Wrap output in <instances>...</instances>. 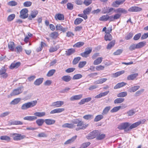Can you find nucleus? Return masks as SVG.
I'll list each match as a JSON object with an SVG mask.
<instances>
[{"label":"nucleus","instance_id":"2eb2a0df","mask_svg":"<svg viewBox=\"0 0 148 148\" xmlns=\"http://www.w3.org/2000/svg\"><path fill=\"white\" fill-rule=\"evenodd\" d=\"M21 65V63L19 62H12L10 66V69H12L14 68H18Z\"/></svg>","mask_w":148,"mask_h":148},{"label":"nucleus","instance_id":"a18cd8bd","mask_svg":"<svg viewBox=\"0 0 148 148\" xmlns=\"http://www.w3.org/2000/svg\"><path fill=\"white\" fill-rule=\"evenodd\" d=\"M92 10V8L89 7L85 9L83 11V13L87 14H89L90 12Z\"/></svg>","mask_w":148,"mask_h":148},{"label":"nucleus","instance_id":"ea45409f","mask_svg":"<svg viewBox=\"0 0 148 148\" xmlns=\"http://www.w3.org/2000/svg\"><path fill=\"white\" fill-rule=\"evenodd\" d=\"M93 118V115L92 114H88L84 116L83 118L85 120H91Z\"/></svg>","mask_w":148,"mask_h":148},{"label":"nucleus","instance_id":"3c124183","mask_svg":"<svg viewBox=\"0 0 148 148\" xmlns=\"http://www.w3.org/2000/svg\"><path fill=\"white\" fill-rule=\"evenodd\" d=\"M83 20L81 18H76L74 21V24L76 25H78Z\"/></svg>","mask_w":148,"mask_h":148},{"label":"nucleus","instance_id":"e2e57ef3","mask_svg":"<svg viewBox=\"0 0 148 148\" xmlns=\"http://www.w3.org/2000/svg\"><path fill=\"white\" fill-rule=\"evenodd\" d=\"M144 90V89H142L137 91L135 94V96L136 97L140 96L141 93L143 92Z\"/></svg>","mask_w":148,"mask_h":148},{"label":"nucleus","instance_id":"6ab92c4d","mask_svg":"<svg viewBox=\"0 0 148 148\" xmlns=\"http://www.w3.org/2000/svg\"><path fill=\"white\" fill-rule=\"evenodd\" d=\"M126 84V83L123 82L121 83H119L117 84L114 87V89H117L122 87H123Z\"/></svg>","mask_w":148,"mask_h":148},{"label":"nucleus","instance_id":"680f3d73","mask_svg":"<svg viewBox=\"0 0 148 148\" xmlns=\"http://www.w3.org/2000/svg\"><path fill=\"white\" fill-rule=\"evenodd\" d=\"M141 36V34L139 33L136 34L134 37L133 39L134 40H138Z\"/></svg>","mask_w":148,"mask_h":148},{"label":"nucleus","instance_id":"052dcab7","mask_svg":"<svg viewBox=\"0 0 148 148\" xmlns=\"http://www.w3.org/2000/svg\"><path fill=\"white\" fill-rule=\"evenodd\" d=\"M23 6L24 7H29L32 4V3L30 1H26L23 3Z\"/></svg>","mask_w":148,"mask_h":148},{"label":"nucleus","instance_id":"39448f33","mask_svg":"<svg viewBox=\"0 0 148 148\" xmlns=\"http://www.w3.org/2000/svg\"><path fill=\"white\" fill-rule=\"evenodd\" d=\"M28 10L27 8H24L20 12V17L23 19H25L28 17Z\"/></svg>","mask_w":148,"mask_h":148},{"label":"nucleus","instance_id":"79ce46f5","mask_svg":"<svg viewBox=\"0 0 148 148\" xmlns=\"http://www.w3.org/2000/svg\"><path fill=\"white\" fill-rule=\"evenodd\" d=\"M44 122H45L44 120L41 119H38L36 121V123L39 126L42 125Z\"/></svg>","mask_w":148,"mask_h":148},{"label":"nucleus","instance_id":"4be33fe9","mask_svg":"<svg viewBox=\"0 0 148 148\" xmlns=\"http://www.w3.org/2000/svg\"><path fill=\"white\" fill-rule=\"evenodd\" d=\"M44 121L46 124L49 125L53 124L55 122V120L52 119H46Z\"/></svg>","mask_w":148,"mask_h":148},{"label":"nucleus","instance_id":"f704fd0d","mask_svg":"<svg viewBox=\"0 0 148 148\" xmlns=\"http://www.w3.org/2000/svg\"><path fill=\"white\" fill-rule=\"evenodd\" d=\"M59 34L58 33L56 32H54L50 35V36L53 39H55L58 37Z\"/></svg>","mask_w":148,"mask_h":148},{"label":"nucleus","instance_id":"864d4df0","mask_svg":"<svg viewBox=\"0 0 148 148\" xmlns=\"http://www.w3.org/2000/svg\"><path fill=\"white\" fill-rule=\"evenodd\" d=\"M15 15L12 14L10 15L8 17L7 20L8 21H11L13 20L15 17Z\"/></svg>","mask_w":148,"mask_h":148},{"label":"nucleus","instance_id":"774afa93","mask_svg":"<svg viewBox=\"0 0 148 148\" xmlns=\"http://www.w3.org/2000/svg\"><path fill=\"white\" fill-rule=\"evenodd\" d=\"M58 49V48L56 47H52L50 48L49 49V51L50 52H53L56 51Z\"/></svg>","mask_w":148,"mask_h":148},{"label":"nucleus","instance_id":"37998d69","mask_svg":"<svg viewBox=\"0 0 148 148\" xmlns=\"http://www.w3.org/2000/svg\"><path fill=\"white\" fill-rule=\"evenodd\" d=\"M127 95V92H121L117 95V96L118 97H125Z\"/></svg>","mask_w":148,"mask_h":148},{"label":"nucleus","instance_id":"b1692460","mask_svg":"<svg viewBox=\"0 0 148 148\" xmlns=\"http://www.w3.org/2000/svg\"><path fill=\"white\" fill-rule=\"evenodd\" d=\"M146 44V42L144 41L141 42L136 44V49L141 48L144 47Z\"/></svg>","mask_w":148,"mask_h":148},{"label":"nucleus","instance_id":"72a5a7b5","mask_svg":"<svg viewBox=\"0 0 148 148\" xmlns=\"http://www.w3.org/2000/svg\"><path fill=\"white\" fill-rule=\"evenodd\" d=\"M43 78H40L37 79L34 82V85L36 86H39L41 84L43 81Z\"/></svg>","mask_w":148,"mask_h":148},{"label":"nucleus","instance_id":"e433bc0d","mask_svg":"<svg viewBox=\"0 0 148 148\" xmlns=\"http://www.w3.org/2000/svg\"><path fill=\"white\" fill-rule=\"evenodd\" d=\"M103 118V116L102 115L100 114L96 116L94 119V121L95 122H98Z\"/></svg>","mask_w":148,"mask_h":148},{"label":"nucleus","instance_id":"de8ad7c7","mask_svg":"<svg viewBox=\"0 0 148 148\" xmlns=\"http://www.w3.org/2000/svg\"><path fill=\"white\" fill-rule=\"evenodd\" d=\"M121 108V106L115 107L111 110L110 112L112 113H113L116 112L117 111H118Z\"/></svg>","mask_w":148,"mask_h":148},{"label":"nucleus","instance_id":"c03bdc74","mask_svg":"<svg viewBox=\"0 0 148 148\" xmlns=\"http://www.w3.org/2000/svg\"><path fill=\"white\" fill-rule=\"evenodd\" d=\"M20 99L16 98L14 99L10 103L11 104L15 105L18 103L20 101Z\"/></svg>","mask_w":148,"mask_h":148},{"label":"nucleus","instance_id":"c9c22d12","mask_svg":"<svg viewBox=\"0 0 148 148\" xmlns=\"http://www.w3.org/2000/svg\"><path fill=\"white\" fill-rule=\"evenodd\" d=\"M10 123L11 125H19L23 124V123L22 122L19 121H11Z\"/></svg>","mask_w":148,"mask_h":148},{"label":"nucleus","instance_id":"0eeeda50","mask_svg":"<svg viewBox=\"0 0 148 148\" xmlns=\"http://www.w3.org/2000/svg\"><path fill=\"white\" fill-rule=\"evenodd\" d=\"M99 134V131L97 130H95L90 133L88 136H87V138L88 139H91L96 137H97V136Z\"/></svg>","mask_w":148,"mask_h":148},{"label":"nucleus","instance_id":"1a4fd4ad","mask_svg":"<svg viewBox=\"0 0 148 148\" xmlns=\"http://www.w3.org/2000/svg\"><path fill=\"white\" fill-rule=\"evenodd\" d=\"M130 125V124L128 122L123 123L118 125L117 128L120 130H123L126 129Z\"/></svg>","mask_w":148,"mask_h":148},{"label":"nucleus","instance_id":"c756f323","mask_svg":"<svg viewBox=\"0 0 148 148\" xmlns=\"http://www.w3.org/2000/svg\"><path fill=\"white\" fill-rule=\"evenodd\" d=\"M0 139L1 140H5L7 142L10 141L11 140L10 138L7 136H1L0 137Z\"/></svg>","mask_w":148,"mask_h":148},{"label":"nucleus","instance_id":"aec40b11","mask_svg":"<svg viewBox=\"0 0 148 148\" xmlns=\"http://www.w3.org/2000/svg\"><path fill=\"white\" fill-rule=\"evenodd\" d=\"M138 75L137 73H135L131 74L128 75L127 77V79L128 80H133Z\"/></svg>","mask_w":148,"mask_h":148},{"label":"nucleus","instance_id":"473e14b6","mask_svg":"<svg viewBox=\"0 0 148 148\" xmlns=\"http://www.w3.org/2000/svg\"><path fill=\"white\" fill-rule=\"evenodd\" d=\"M84 43L83 42H79L75 44L73 46L74 47L79 48L83 46Z\"/></svg>","mask_w":148,"mask_h":148},{"label":"nucleus","instance_id":"9d476101","mask_svg":"<svg viewBox=\"0 0 148 148\" xmlns=\"http://www.w3.org/2000/svg\"><path fill=\"white\" fill-rule=\"evenodd\" d=\"M64 104V102L62 101H58L52 103L50 106L51 107H61Z\"/></svg>","mask_w":148,"mask_h":148},{"label":"nucleus","instance_id":"423d86ee","mask_svg":"<svg viewBox=\"0 0 148 148\" xmlns=\"http://www.w3.org/2000/svg\"><path fill=\"white\" fill-rule=\"evenodd\" d=\"M145 120V119L142 120L141 121L136 122L133 123L131 125H130L129 128L128 129V130H131L136 127L140 125L141 124H143Z\"/></svg>","mask_w":148,"mask_h":148},{"label":"nucleus","instance_id":"a878e982","mask_svg":"<svg viewBox=\"0 0 148 148\" xmlns=\"http://www.w3.org/2000/svg\"><path fill=\"white\" fill-rule=\"evenodd\" d=\"M103 60L102 57H99L95 60L93 62V64L95 65H97L100 64Z\"/></svg>","mask_w":148,"mask_h":148},{"label":"nucleus","instance_id":"f257e3e1","mask_svg":"<svg viewBox=\"0 0 148 148\" xmlns=\"http://www.w3.org/2000/svg\"><path fill=\"white\" fill-rule=\"evenodd\" d=\"M71 123H65L63 124L62 126L63 128H67L69 129H73L76 126L78 127L76 128V130L85 129L88 125V124L84 123L83 121L80 119H76L73 120Z\"/></svg>","mask_w":148,"mask_h":148},{"label":"nucleus","instance_id":"6e6552de","mask_svg":"<svg viewBox=\"0 0 148 148\" xmlns=\"http://www.w3.org/2000/svg\"><path fill=\"white\" fill-rule=\"evenodd\" d=\"M92 51V48L90 47H88L85 49V51L84 52L81 53L80 55L82 57L86 58L88 56V55L90 54Z\"/></svg>","mask_w":148,"mask_h":148},{"label":"nucleus","instance_id":"338daca9","mask_svg":"<svg viewBox=\"0 0 148 148\" xmlns=\"http://www.w3.org/2000/svg\"><path fill=\"white\" fill-rule=\"evenodd\" d=\"M133 34L132 33H129L125 37V39L127 40H128L131 39L133 36Z\"/></svg>","mask_w":148,"mask_h":148},{"label":"nucleus","instance_id":"bb28decb","mask_svg":"<svg viewBox=\"0 0 148 148\" xmlns=\"http://www.w3.org/2000/svg\"><path fill=\"white\" fill-rule=\"evenodd\" d=\"M124 73L125 71L124 70H122L116 72L112 74V77H116L118 76L123 74Z\"/></svg>","mask_w":148,"mask_h":148},{"label":"nucleus","instance_id":"09e8293b","mask_svg":"<svg viewBox=\"0 0 148 148\" xmlns=\"http://www.w3.org/2000/svg\"><path fill=\"white\" fill-rule=\"evenodd\" d=\"M105 137V135L104 134H100L99 132V134L97 136L96 139L98 140H101L103 139Z\"/></svg>","mask_w":148,"mask_h":148},{"label":"nucleus","instance_id":"4468645a","mask_svg":"<svg viewBox=\"0 0 148 148\" xmlns=\"http://www.w3.org/2000/svg\"><path fill=\"white\" fill-rule=\"evenodd\" d=\"M114 12L118 14H126L127 13V11L125 9L121 8H119L114 10Z\"/></svg>","mask_w":148,"mask_h":148},{"label":"nucleus","instance_id":"0e129e2a","mask_svg":"<svg viewBox=\"0 0 148 148\" xmlns=\"http://www.w3.org/2000/svg\"><path fill=\"white\" fill-rule=\"evenodd\" d=\"M123 50L121 49H119L114 53L113 54L114 55H120L122 52Z\"/></svg>","mask_w":148,"mask_h":148},{"label":"nucleus","instance_id":"ddd939ff","mask_svg":"<svg viewBox=\"0 0 148 148\" xmlns=\"http://www.w3.org/2000/svg\"><path fill=\"white\" fill-rule=\"evenodd\" d=\"M38 11L36 10H33L31 11L30 15L29 16L28 19L29 20H32V18H35L38 13Z\"/></svg>","mask_w":148,"mask_h":148},{"label":"nucleus","instance_id":"58836bf2","mask_svg":"<svg viewBox=\"0 0 148 148\" xmlns=\"http://www.w3.org/2000/svg\"><path fill=\"white\" fill-rule=\"evenodd\" d=\"M125 100L124 98H119L115 99L114 101V103H120L123 102Z\"/></svg>","mask_w":148,"mask_h":148},{"label":"nucleus","instance_id":"a19ab883","mask_svg":"<svg viewBox=\"0 0 148 148\" xmlns=\"http://www.w3.org/2000/svg\"><path fill=\"white\" fill-rule=\"evenodd\" d=\"M110 106H108L106 107L103 110L102 113L103 115H105L107 114L109 110L110 109Z\"/></svg>","mask_w":148,"mask_h":148},{"label":"nucleus","instance_id":"69168bd1","mask_svg":"<svg viewBox=\"0 0 148 148\" xmlns=\"http://www.w3.org/2000/svg\"><path fill=\"white\" fill-rule=\"evenodd\" d=\"M67 8L69 10H71L73 9V5L71 3H69L67 4Z\"/></svg>","mask_w":148,"mask_h":148},{"label":"nucleus","instance_id":"7c9ffc66","mask_svg":"<svg viewBox=\"0 0 148 148\" xmlns=\"http://www.w3.org/2000/svg\"><path fill=\"white\" fill-rule=\"evenodd\" d=\"M75 51V50L73 49H68L66 51V54L67 56H70Z\"/></svg>","mask_w":148,"mask_h":148},{"label":"nucleus","instance_id":"7ed1b4c3","mask_svg":"<svg viewBox=\"0 0 148 148\" xmlns=\"http://www.w3.org/2000/svg\"><path fill=\"white\" fill-rule=\"evenodd\" d=\"M10 137L13 138L15 141H19L23 139L26 137L25 135H22L21 134L12 133L10 134Z\"/></svg>","mask_w":148,"mask_h":148},{"label":"nucleus","instance_id":"393cba45","mask_svg":"<svg viewBox=\"0 0 148 148\" xmlns=\"http://www.w3.org/2000/svg\"><path fill=\"white\" fill-rule=\"evenodd\" d=\"M61 79L63 81L68 82L71 80V77L69 75H64L62 77Z\"/></svg>","mask_w":148,"mask_h":148},{"label":"nucleus","instance_id":"c85d7f7f","mask_svg":"<svg viewBox=\"0 0 148 148\" xmlns=\"http://www.w3.org/2000/svg\"><path fill=\"white\" fill-rule=\"evenodd\" d=\"M77 137V136H73L71 138L69 139L66 141L64 143V144H68L73 142L76 139Z\"/></svg>","mask_w":148,"mask_h":148},{"label":"nucleus","instance_id":"9b49d317","mask_svg":"<svg viewBox=\"0 0 148 148\" xmlns=\"http://www.w3.org/2000/svg\"><path fill=\"white\" fill-rule=\"evenodd\" d=\"M125 0H116L113 2L112 5L114 7H118L120 5L122 4Z\"/></svg>","mask_w":148,"mask_h":148},{"label":"nucleus","instance_id":"49530a36","mask_svg":"<svg viewBox=\"0 0 148 148\" xmlns=\"http://www.w3.org/2000/svg\"><path fill=\"white\" fill-rule=\"evenodd\" d=\"M56 72V70L55 69H51L49 71L47 75L48 77H51Z\"/></svg>","mask_w":148,"mask_h":148},{"label":"nucleus","instance_id":"bf43d9fd","mask_svg":"<svg viewBox=\"0 0 148 148\" xmlns=\"http://www.w3.org/2000/svg\"><path fill=\"white\" fill-rule=\"evenodd\" d=\"M136 112V111L134 110H130L127 112V114L129 116H132Z\"/></svg>","mask_w":148,"mask_h":148},{"label":"nucleus","instance_id":"412c9836","mask_svg":"<svg viewBox=\"0 0 148 148\" xmlns=\"http://www.w3.org/2000/svg\"><path fill=\"white\" fill-rule=\"evenodd\" d=\"M111 28H112V27H111V28H110V29H108L106 30V32H105V33H106V34H105V38L106 40L108 39H107V36H109V38H110V39H111V35L110 34V32H111L112 31Z\"/></svg>","mask_w":148,"mask_h":148},{"label":"nucleus","instance_id":"dca6fc26","mask_svg":"<svg viewBox=\"0 0 148 148\" xmlns=\"http://www.w3.org/2000/svg\"><path fill=\"white\" fill-rule=\"evenodd\" d=\"M55 18L56 20L63 21L64 19V16L63 14L58 13L56 14Z\"/></svg>","mask_w":148,"mask_h":148},{"label":"nucleus","instance_id":"5fc2aeb1","mask_svg":"<svg viewBox=\"0 0 148 148\" xmlns=\"http://www.w3.org/2000/svg\"><path fill=\"white\" fill-rule=\"evenodd\" d=\"M86 62L85 61L80 62L78 64V67L81 68L83 67L86 64Z\"/></svg>","mask_w":148,"mask_h":148},{"label":"nucleus","instance_id":"cd10ccee","mask_svg":"<svg viewBox=\"0 0 148 148\" xmlns=\"http://www.w3.org/2000/svg\"><path fill=\"white\" fill-rule=\"evenodd\" d=\"M140 87L139 86H134L130 88L129 90V91L130 92H134L138 90Z\"/></svg>","mask_w":148,"mask_h":148},{"label":"nucleus","instance_id":"f3484780","mask_svg":"<svg viewBox=\"0 0 148 148\" xmlns=\"http://www.w3.org/2000/svg\"><path fill=\"white\" fill-rule=\"evenodd\" d=\"M82 94H80L78 95H75L71 97L70 98V100L71 101H74L75 100H78L82 98Z\"/></svg>","mask_w":148,"mask_h":148},{"label":"nucleus","instance_id":"8fccbe9b","mask_svg":"<svg viewBox=\"0 0 148 148\" xmlns=\"http://www.w3.org/2000/svg\"><path fill=\"white\" fill-rule=\"evenodd\" d=\"M83 77L82 75L78 74L75 75H74L73 77V79H79Z\"/></svg>","mask_w":148,"mask_h":148},{"label":"nucleus","instance_id":"4d7b16f0","mask_svg":"<svg viewBox=\"0 0 148 148\" xmlns=\"http://www.w3.org/2000/svg\"><path fill=\"white\" fill-rule=\"evenodd\" d=\"M108 15H103L100 17L99 20L102 21H107L108 20Z\"/></svg>","mask_w":148,"mask_h":148},{"label":"nucleus","instance_id":"603ef678","mask_svg":"<svg viewBox=\"0 0 148 148\" xmlns=\"http://www.w3.org/2000/svg\"><path fill=\"white\" fill-rule=\"evenodd\" d=\"M81 59V58L80 57H77L75 58L73 60L72 63L73 64H77L79 61Z\"/></svg>","mask_w":148,"mask_h":148},{"label":"nucleus","instance_id":"20e7f679","mask_svg":"<svg viewBox=\"0 0 148 148\" xmlns=\"http://www.w3.org/2000/svg\"><path fill=\"white\" fill-rule=\"evenodd\" d=\"M23 90V87L21 86L14 89L13 92L10 94L11 96L18 95L21 93Z\"/></svg>","mask_w":148,"mask_h":148},{"label":"nucleus","instance_id":"5701e85b","mask_svg":"<svg viewBox=\"0 0 148 148\" xmlns=\"http://www.w3.org/2000/svg\"><path fill=\"white\" fill-rule=\"evenodd\" d=\"M8 47L10 50L13 51L14 49V43L13 42H10L8 44Z\"/></svg>","mask_w":148,"mask_h":148},{"label":"nucleus","instance_id":"6e6d98bb","mask_svg":"<svg viewBox=\"0 0 148 148\" xmlns=\"http://www.w3.org/2000/svg\"><path fill=\"white\" fill-rule=\"evenodd\" d=\"M8 4L11 6H15L17 5V3L15 1H12L9 2Z\"/></svg>","mask_w":148,"mask_h":148},{"label":"nucleus","instance_id":"2f4dec72","mask_svg":"<svg viewBox=\"0 0 148 148\" xmlns=\"http://www.w3.org/2000/svg\"><path fill=\"white\" fill-rule=\"evenodd\" d=\"M45 112H36L34 113V115L38 117H42L45 115Z\"/></svg>","mask_w":148,"mask_h":148},{"label":"nucleus","instance_id":"f03ea898","mask_svg":"<svg viewBox=\"0 0 148 148\" xmlns=\"http://www.w3.org/2000/svg\"><path fill=\"white\" fill-rule=\"evenodd\" d=\"M37 103V101L35 100L25 103L22 105L21 108L22 110H26L28 108L35 106L36 105Z\"/></svg>","mask_w":148,"mask_h":148},{"label":"nucleus","instance_id":"13d9d810","mask_svg":"<svg viewBox=\"0 0 148 148\" xmlns=\"http://www.w3.org/2000/svg\"><path fill=\"white\" fill-rule=\"evenodd\" d=\"M90 143L89 142H86L83 143L81 146L80 148H86L89 146Z\"/></svg>","mask_w":148,"mask_h":148},{"label":"nucleus","instance_id":"f8f14e48","mask_svg":"<svg viewBox=\"0 0 148 148\" xmlns=\"http://www.w3.org/2000/svg\"><path fill=\"white\" fill-rule=\"evenodd\" d=\"M142 9L138 6H133L128 9V11L130 12H139L141 11Z\"/></svg>","mask_w":148,"mask_h":148},{"label":"nucleus","instance_id":"4c0bfd02","mask_svg":"<svg viewBox=\"0 0 148 148\" xmlns=\"http://www.w3.org/2000/svg\"><path fill=\"white\" fill-rule=\"evenodd\" d=\"M115 43V41L113 40L110 42L108 45L107 47V49H110L112 47H113Z\"/></svg>","mask_w":148,"mask_h":148},{"label":"nucleus","instance_id":"a211bd4d","mask_svg":"<svg viewBox=\"0 0 148 148\" xmlns=\"http://www.w3.org/2000/svg\"><path fill=\"white\" fill-rule=\"evenodd\" d=\"M37 119V118L34 116H27L23 118V119L29 121H33Z\"/></svg>","mask_w":148,"mask_h":148}]
</instances>
